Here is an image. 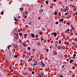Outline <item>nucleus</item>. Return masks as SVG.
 I'll return each mask as SVG.
<instances>
[{
	"label": "nucleus",
	"instance_id": "bb28decb",
	"mask_svg": "<svg viewBox=\"0 0 77 77\" xmlns=\"http://www.w3.org/2000/svg\"><path fill=\"white\" fill-rule=\"evenodd\" d=\"M19 42H20V43H21L22 42H21V40L20 39H19Z\"/></svg>",
	"mask_w": 77,
	"mask_h": 77
},
{
	"label": "nucleus",
	"instance_id": "ea45409f",
	"mask_svg": "<svg viewBox=\"0 0 77 77\" xmlns=\"http://www.w3.org/2000/svg\"><path fill=\"white\" fill-rule=\"evenodd\" d=\"M55 24H59V22L57 21V22H56Z\"/></svg>",
	"mask_w": 77,
	"mask_h": 77
},
{
	"label": "nucleus",
	"instance_id": "5701e85b",
	"mask_svg": "<svg viewBox=\"0 0 77 77\" xmlns=\"http://www.w3.org/2000/svg\"><path fill=\"white\" fill-rule=\"evenodd\" d=\"M23 75H25V72L24 71H23Z\"/></svg>",
	"mask_w": 77,
	"mask_h": 77
},
{
	"label": "nucleus",
	"instance_id": "b1692460",
	"mask_svg": "<svg viewBox=\"0 0 77 77\" xmlns=\"http://www.w3.org/2000/svg\"><path fill=\"white\" fill-rule=\"evenodd\" d=\"M14 57L15 58H17L18 57V55H14Z\"/></svg>",
	"mask_w": 77,
	"mask_h": 77
},
{
	"label": "nucleus",
	"instance_id": "cd10ccee",
	"mask_svg": "<svg viewBox=\"0 0 77 77\" xmlns=\"http://www.w3.org/2000/svg\"><path fill=\"white\" fill-rule=\"evenodd\" d=\"M37 44L38 45H40V44H41V43H40V42H38V43H37Z\"/></svg>",
	"mask_w": 77,
	"mask_h": 77
},
{
	"label": "nucleus",
	"instance_id": "69168bd1",
	"mask_svg": "<svg viewBox=\"0 0 77 77\" xmlns=\"http://www.w3.org/2000/svg\"><path fill=\"white\" fill-rule=\"evenodd\" d=\"M42 7H43L42 5H41V6H40V7L41 8H42Z\"/></svg>",
	"mask_w": 77,
	"mask_h": 77
},
{
	"label": "nucleus",
	"instance_id": "6e6d98bb",
	"mask_svg": "<svg viewBox=\"0 0 77 77\" xmlns=\"http://www.w3.org/2000/svg\"><path fill=\"white\" fill-rule=\"evenodd\" d=\"M67 31H68V32H69V29H68L67 30Z\"/></svg>",
	"mask_w": 77,
	"mask_h": 77
},
{
	"label": "nucleus",
	"instance_id": "603ef678",
	"mask_svg": "<svg viewBox=\"0 0 77 77\" xmlns=\"http://www.w3.org/2000/svg\"><path fill=\"white\" fill-rule=\"evenodd\" d=\"M24 36H27V34H26L24 35Z\"/></svg>",
	"mask_w": 77,
	"mask_h": 77
},
{
	"label": "nucleus",
	"instance_id": "4d7b16f0",
	"mask_svg": "<svg viewBox=\"0 0 77 77\" xmlns=\"http://www.w3.org/2000/svg\"><path fill=\"white\" fill-rule=\"evenodd\" d=\"M30 65H31V66H33V64L32 63H30Z\"/></svg>",
	"mask_w": 77,
	"mask_h": 77
},
{
	"label": "nucleus",
	"instance_id": "de8ad7c7",
	"mask_svg": "<svg viewBox=\"0 0 77 77\" xmlns=\"http://www.w3.org/2000/svg\"><path fill=\"white\" fill-rule=\"evenodd\" d=\"M55 47H57V44H55Z\"/></svg>",
	"mask_w": 77,
	"mask_h": 77
},
{
	"label": "nucleus",
	"instance_id": "13d9d810",
	"mask_svg": "<svg viewBox=\"0 0 77 77\" xmlns=\"http://www.w3.org/2000/svg\"><path fill=\"white\" fill-rule=\"evenodd\" d=\"M71 36H73V33H71Z\"/></svg>",
	"mask_w": 77,
	"mask_h": 77
},
{
	"label": "nucleus",
	"instance_id": "6e6552de",
	"mask_svg": "<svg viewBox=\"0 0 77 77\" xmlns=\"http://www.w3.org/2000/svg\"><path fill=\"white\" fill-rule=\"evenodd\" d=\"M39 12H43V10L42 9H40L39 10Z\"/></svg>",
	"mask_w": 77,
	"mask_h": 77
},
{
	"label": "nucleus",
	"instance_id": "37998d69",
	"mask_svg": "<svg viewBox=\"0 0 77 77\" xmlns=\"http://www.w3.org/2000/svg\"><path fill=\"white\" fill-rule=\"evenodd\" d=\"M29 25H32V23L29 22Z\"/></svg>",
	"mask_w": 77,
	"mask_h": 77
},
{
	"label": "nucleus",
	"instance_id": "4c0bfd02",
	"mask_svg": "<svg viewBox=\"0 0 77 77\" xmlns=\"http://www.w3.org/2000/svg\"><path fill=\"white\" fill-rule=\"evenodd\" d=\"M60 43H61V41H60V40L59 41V44H60Z\"/></svg>",
	"mask_w": 77,
	"mask_h": 77
},
{
	"label": "nucleus",
	"instance_id": "9d476101",
	"mask_svg": "<svg viewBox=\"0 0 77 77\" xmlns=\"http://www.w3.org/2000/svg\"><path fill=\"white\" fill-rule=\"evenodd\" d=\"M72 62H74V60H70L69 62L70 63H72Z\"/></svg>",
	"mask_w": 77,
	"mask_h": 77
},
{
	"label": "nucleus",
	"instance_id": "6ab92c4d",
	"mask_svg": "<svg viewBox=\"0 0 77 77\" xmlns=\"http://www.w3.org/2000/svg\"><path fill=\"white\" fill-rule=\"evenodd\" d=\"M28 14V11H25V14H26V15H27Z\"/></svg>",
	"mask_w": 77,
	"mask_h": 77
},
{
	"label": "nucleus",
	"instance_id": "ddd939ff",
	"mask_svg": "<svg viewBox=\"0 0 77 77\" xmlns=\"http://www.w3.org/2000/svg\"><path fill=\"white\" fill-rule=\"evenodd\" d=\"M42 67H44V66H45V64H44V63H43L42 65Z\"/></svg>",
	"mask_w": 77,
	"mask_h": 77
},
{
	"label": "nucleus",
	"instance_id": "58836bf2",
	"mask_svg": "<svg viewBox=\"0 0 77 77\" xmlns=\"http://www.w3.org/2000/svg\"><path fill=\"white\" fill-rule=\"evenodd\" d=\"M44 38H41V41H44Z\"/></svg>",
	"mask_w": 77,
	"mask_h": 77
},
{
	"label": "nucleus",
	"instance_id": "7c9ffc66",
	"mask_svg": "<svg viewBox=\"0 0 77 77\" xmlns=\"http://www.w3.org/2000/svg\"><path fill=\"white\" fill-rule=\"evenodd\" d=\"M28 50H30V47H28Z\"/></svg>",
	"mask_w": 77,
	"mask_h": 77
},
{
	"label": "nucleus",
	"instance_id": "a878e982",
	"mask_svg": "<svg viewBox=\"0 0 77 77\" xmlns=\"http://www.w3.org/2000/svg\"><path fill=\"white\" fill-rule=\"evenodd\" d=\"M19 9H20V11H22V10H23V8H22V7L20 8Z\"/></svg>",
	"mask_w": 77,
	"mask_h": 77
},
{
	"label": "nucleus",
	"instance_id": "393cba45",
	"mask_svg": "<svg viewBox=\"0 0 77 77\" xmlns=\"http://www.w3.org/2000/svg\"><path fill=\"white\" fill-rule=\"evenodd\" d=\"M32 58H29V60H31V61H32Z\"/></svg>",
	"mask_w": 77,
	"mask_h": 77
},
{
	"label": "nucleus",
	"instance_id": "774afa93",
	"mask_svg": "<svg viewBox=\"0 0 77 77\" xmlns=\"http://www.w3.org/2000/svg\"><path fill=\"white\" fill-rule=\"evenodd\" d=\"M11 72H13V71H14V69H12V70H11Z\"/></svg>",
	"mask_w": 77,
	"mask_h": 77
},
{
	"label": "nucleus",
	"instance_id": "f704fd0d",
	"mask_svg": "<svg viewBox=\"0 0 77 77\" xmlns=\"http://www.w3.org/2000/svg\"><path fill=\"white\" fill-rule=\"evenodd\" d=\"M76 56V54H74L73 55V57H74L75 56Z\"/></svg>",
	"mask_w": 77,
	"mask_h": 77
},
{
	"label": "nucleus",
	"instance_id": "e433bc0d",
	"mask_svg": "<svg viewBox=\"0 0 77 77\" xmlns=\"http://www.w3.org/2000/svg\"><path fill=\"white\" fill-rule=\"evenodd\" d=\"M35 73V72H34V71H32V74H34Z\"/></svg>",
	"mask_w": 77,
	"mask_h": 77
},
{
	"label": "nucleus",
	"instance_id": "20e7f679",
	"mask_svg": "<svg viewBox=\"0 0 77 77\" xmlns=\"http://www.w3.org/2000/svg\"><path fill=\"white\" fill-rule=\"evenodd\" d=\"M57 48H58V50H60V46L59 45V46H58L57 47Z\"/></svg>",
	"mask_w": 77,
	"mask_h": 77
},
{
	"label": "nucleus",
	"instance_id": "dca6fc26",
	"mask_svg": "<svg viewBox=\"0 0 77 77\" xmlns=\"http://www.w3.org/2000/svg\"><path fill=\"white\" fill-rule=\"evenodd\" d=\"M71 29L72 30H75V28H74V27H73L71 28Z\"/></svg>",
	"mask_w": 77,
	"mask_h": 77
},
{
	"label": "nucleus",
	"instance_id": "c03bdc74",
	"mask_svg": "<svg viewBox=\"0 0 77 77\" xmlns=\"http://www.w3.org/2000/svg\"><path fill=\"white\" fill-rule=\"evenodd\" d=\"M75 41H77V38H75Z\"/></svg>",
	"mask_w": 77,
	"mask_h": 77
},
{
	"label": "nucleus",
	"instance_id": "aec40b11",
	"mask_svg": "<svg viewBox=\"0 0 77 77\" xmlns=\"http://www.w3.org/2000/svg\"><path fill=\"white\" fill-rule=\"evenodd\" d=\"M39 33L40 35H42V31H40Z\"/></svg>",
	"mask_w": 77,
	"mask_h": 77
},
{
	"label": "nucleus",
	"instance_id": "338daca9",
	"mask_svg": "<svg viewBox=\"0 0 77 77\" xmlns=\"http://www.w3.org/2000/svg\"><path fill=\"white\" fill-rule=\"evenodd\" d=\"M60 77H63V75H60Z\"/></svg>",
	"mask_w": 77,
	"mask_h": 77
},
{
	"label": "nucleus",
	"instance_id": "c9c22d12",
	"mask_svg": "<svg viewBox=\"0 0 77 77\" xmlns=\"http://www.w3.org/2000/svg\"><path fill=\"white\" fill-rule=\"evenodd\" d=\"M69 12L70 14H72V11H69Z\"/></svg>",
	"mask_w": 77,
	"mask_h": 77
},
{
	"label": "nucleus",
	"instance_id": "09e8293b",
	"mask_svg": "<svg viewBox=\"0 0 77 77\" xmlns=\"http://www.w3.org/2000/svg\"><path fill=\"white\" fill-rule=\"evenodd\" d=\"M66 60H67V61H69V60L68 59V58H67V59H66Z\"/></svg>",
	"mask_w": 77,
	"mask_h": 77
},
{
	"label": "nucleus",
	"instance_id": "c756f323",
	"mask_svg": "<svg viewBox=\"0 0 77 77\" xmlns=\"http://www.w3.org/2000/svg\"><path fill=\"white\" fill-rule=\"evenodd\" d=\"M61 18H65V16H61Z\"/></svg>",
	"mask_w": 77,
	"mask_h": 77
},
{
	"label": "nucleus",
	"instance_id": "473e14b6",
	"mask_svg": "<svg viewBox=\"0 0 77 77\" xmlns=\"http://www.w3.org/2000/svg\"><path fill=\"white\" fill-rule=\"evenodd\" d=\"M27 44H24V45H23V46L24 47H26V46H27Z\"/></svg>",
	"mask_w": 77,
	"mask_h": 77
},
{
	"label": "nucleus",
	"instance_id": "3c124183",
	"mask_svg": "<svg viewBox=\"0 0 77 77\" xmlns=\"http://www.w3.org/2000/svg\"><path fill=\"white\" fill-rule=\"evenodd\" d=\"M35 37L36 38H38V35H35Z\"/></svg>",
	"mask_w": 77,
	"mask_h": 77
},
{
	"label": "nucleus",
	"instance_id": "49530a36",
	"mask_svg": "<svg viewBox=\"0 0 77 77\" xmlns=\"http://www.w3.org/2000/svg\"><path fill=\"white\" fill-rule=\"evenodd\" d=\"M53 1L54 2H57V0H53Z\"/></svg>",
	"mask_w": 77,
	"mask_h": 77
},
{
	"label": "nucleus",
	"instance_id": "72a5a7b5",
	"mask_svg": "<svg viewBox=\"0 0 77 77\" xmlns=\"http://www.w3.org/2000/svg\"><path fill=\"white\" fill-rule=\"evenodd\" d=\"M46 52H48V51L49 50V49H47L46 50Z\"/></svg>",
	"mask_w": 77,
	"mask_h": 77
},
{
	"label": "nucleus",
	"instance_id": "680f3d73",
	"mask_svg": "<svg viewBox=\"0 0 77 77\" xmlns=\"http://www.w3.org/2000/svg\"><path fill=\"white\" fill-rule=\"evenodd\" d=\"M75 14L76 15H77V11L76 12Z\"/></svg>",
	"mask_w": 77,
	"mask_h": 77
},
{
	"label": "nucleus",
	"instance_id": "864d4df0",
	"mask_svg": "<svg viewBox=\"0 0 77 77\" xmlns=\"http://www.w3.org/2000/svg\"><path fill=\"white\" fill-rule=\"evenodd\" d=\"M68 15V14L67 13H66L65 14V15Z\"/></svg>",
	"mask_w": 77,
	"mask_h": 77
},
{
	"label": "nucleus",
	"instance_id": "f8f14e48",
	"mask_svg": "<svg viewBox=\"0 0 77 77\" xmlns=\"http://www.w3.org/2000/svg\"><path fill=\"white\" fill-rule=\"evenodd\" d=\"M74 46L75 48H77V45L75 44L74 45Z\"/></svg>",
	"mask_w": 77,
	"mask_h": 77
},
{
	"label": "nucleus",
	"instance_id": "f03ea898",
	"mask_svg": "<svg viewBox=\"0 0 77 77\" xmlns=\"http://www.w3.org/2000/svg\"><path fill=\"white\" fill-rule=\"evenodd\" d=\"M53 33L54 34V36H57V33H56V32H53Z\"/></svg>",
	"mask_w": 77,
	"mask_h": 77
},
{
	"label": "nucleus",
	"instance_id": "4be33fe9",
	"mask_svg": "<svg viewBox=\"0 0 77 77\" xmlns=\"http://www.w3.org/2000/svg\"><path fill=\"white\" fill-rule=\"evenodd\" d=\"M26 57V58L27 59H29V56L28 55H27Z\"/></svg>",
	"mask_w": 77,
	"mask_h": 77
},
{
	"label": "nucleus",
	"instance_id": "a18cd8bd",
	"mask_svg": "<svg viewBox=\"0 0 77 77\" xmlns=\"http://www.w3.org/2000/svg\"><path fill=\"white\" fill-rule=\"evenodd\" d=\"M4 14V13L3 11H2L1 12V14Z\"/></svg>",
	"mask_w": 77,
	"mask_h": 77
},
{
	"label": "nucleus",
	"instance_id": "79ce46f5",
	"mask_svg": "<svg viewBox=\"0 0 77 77\" xmlns=\"http://www.w3.org/2000/svg\"><path fill=\"white\" fill-rule=\"evenodd\" d=\"M73 10H74V11H76V10H77V9H76V8H73Z\"/></svg>",
	"mask_w": 77,
	"mask_h": 77
},
{
	"label": "nucleus",
	"instance_id": "0eeeda50",
	"mask_svg": "<svg viewBox=\"0 0 77 77\" xmlns=\"http://www.w3.org/2000/svg\"><path fill=\"white\" fill-rule=\"evenodd\" d=\"M14 48H18V45H14Z\"/></svg>",
	"mask_w": 77,
	"mask_h": 77
},
{
	"label": "nucleus",
	"instance_id": "423d86ee",
	"mask_svg": "<svg viewBox=\"0 0 77 77\" xmlns=\"http://www.w3.org/2000/svg\"><path fill=\"white\" fill-rule=\"evenodd\" d=\"M15 38L16 39H18L19 38V37H18V36L16 35L15 36Z\"/></svg>",
	"mask_w": 77,
	"mask_h": 77
},
{
	"label": "nucleus",
	"instance_id": "8fccbe9b",
	"mask_svg": "<svg viewBox=\"0 0 77 77\" xmlns=\"http://www.w3.org/2000/svg\"><path fill=\"white\" fill-rule=\"evenodd\" d=\"M72 69H75V66H73L72 67Z\"/></svg>",
	"mask_w": 77,
	"mask_h": 77
},
{
	"label": "nucleus",
	"instance_id": "f257e3e1",
	"mask_svg": "<svg viewBox=\"0 0 77 77\" xmlns=\"http://www.w3.org/2000/svg\"><path fill=\"white\" fill-rule=\"evenodd\" d=\"M53 56H57V52L56 51H54L53 52Z\"/></svg>",
	"mask_w": 77,
	"mask_h": 77
},
{
	"label": "nucleus",
	"instance_id": "4468645a",
	"mask_svg": "<svg viewBox=\"0 0 77 77\" xmlns=\"http://www.w3.org/2000/svg\"><path fill=\"white\" fill-rule=\"evenodd\" d=\"M63 12H66V9H65V8H64L63 9Z\"/></svg>",
	"mask_w": 77,
	"mask_h": 77
},
{
	"label": "nucleus",
	"instance_id": "0e129e2a",
	"mask_svg": "<svg viewBox=\"0 0 77 77\" xmlns=\"http://www.w3.org/2000/svg\"><path fill=\"white\" fill-rule=\"evenodd\" d=\"M8 47L9 48H10V47H11V45H9Z\"/></svg>",
	"mask_w": 77,
	"mask_h": 77
},
{
	"label": "nucleus",
	"instance_id": "c85d7f7f",
	"mask_svg": "<svg viewBox=\"0 0 77 77\" xmlns=\"http://www.w3.org/2000/svg\"><path fill=\"white\" fill-rule=\"evenodd\" d=\"M46 4H48V1H46Z\"/></svg>",
	"mask_w": 77,
	"mask_h": 77
},
{
	"label": "nucleus",
	"instance_id": "a211bd4d",
	"mask_svg": "<svg viewBox=\"0 0 77 77\" xmlns=\"http://www.w3.org/2000/svg\"><path fill=\"white\" fill-rule=\"evenodd\" d=\"M32 51H31V53L32 54H33L34 53V51H33V50H32Z\"/></svg>",
	"mask_w": 77,
	"mask_h": 77
},
{
	"label": "nucleus",
	"instance_id": "a19ab883",
	"mask_svg": "<svg viewBox=\"0 0 77 77\" xmlns=\"http://www.w3.org/2000/svg\"><path fill=\"white\" fill-rule=\"evenodd\" d=\"M24 18L25 19H26V18H27V15H25L24 16Z\"/></svg>",
	"mask_w": 77,
	"mask_h": 77
},
{
	"label": "nucleus",
	"instance_id": "1a4fd4ad",
	"mask_svg": "<svg viewBox=\"0 0 77 77\" xmlns=\"http://www.w3.org/2000/svg\"><path fill=\"white\" fill-rule=\"evenodd\" d=\"M37 63H38V61H37L36 60H35L34 62V64H35V65H37Z\"/></svg>",
	"mask_w": 77,
	"mask_h": 77
},
{
	"label": "nucleus",
	"instance_id": "e2e57ef3",
	"mask_svg": "<svg viewBox=\"0 0 77 77\" xmlns=\"http://www.w3.org/2000/svg\"><path fill=\"white\" fill-rule=\"evenodd\" d=\"M9 56H11V53H9Z\"/></svg>",
	"mask_w": 77,
	"mask_h": 77
},
{
	"label": "nucleus",
	"instance_id": "bf43d9fd",
	"mask_svg": "<svg viewBox=\"0 0 77 77\" xmlns=\"http://www.w3.org/2000/svg\"><path fill=\"white\" fill-rule=\"evenodd\" d=\"M18 32H21V31H20V30L18 29Z\"/></svg>",
	"mask_w": 77,
	"mask_h": 77
},
{
	"label": "nucleus",
	"instance_id": "412c9836",
	"mask_svg": "<svg viewBox=\"0 0 77 77\" xmlns=\"http://www.w3.org/2000/svg\"><path fill=\"white\" fill-rule=\"evenodd\" d=\"M57 12H55L54 13V15H57Z\"/></svg>",
	"mask_w": 77,
	"mask_h": 77
},
{
	"label": "nucleus",
	"instance_id": "39448f33",
	"mask_svg": "<svg viewBox=\"0 0 77 77\" xmlns=\"http://www.w3.org/2000/svg\"><path fill=\"white\" fill-rule=\"evenodd\" d=\"M31 35L32 37H33V38H34V37H35V34H34L31 33Z\"/></svg>",
	"mask_w": 77,
	"mask_h": 77
},
{
	"label": "nucleus",
	"instance_id": "9b49d317",
	"mask_svg": "<svg viewBox=\"0 0 77 77\" xmlns=\"http://www.w3.org/2000/svg\"><path fill=\"white\" fill-rule=\"evenodd\" d=\"M60 21H61V22H63V19L61 18L60 20Z\"/></svg>",
	"mask_w": 77,
	"mask_h": 77
},
{
	"label": "nucleus",
	"instance_id": "7ed1b4c3",
	"mask_svg": "<svg viewBox=\"0 0 77 77\" xmlns=\"http://www.w3.org/2000/svg\"><path fill=\"white\" fill-rule=\"evenodd\" d=\"M39 73L40 75H42V74H44V72L40 71L39 72Z\"/></svg>",
	"mask_w": 77,
	"mask_h": 77
},
{
	"label": "nucleus",
	"instance_id": "f3484780",
	"mask_svg": "<svg viewBox=\"0 0 77 77\" xmlns=\"http://www.w3.org/2000/svg\"><path fill=\"white\" fill-rule=\"evenodd\" d=\"M14 20L15 21H18V20L16 18H14Z\"/></svg>",
	"mask_w": 77,
	"mask_h": 77
},
{
	"label": "nucleus",
	"instance_id": "052dcab7",
	"mask_svg": "<svg viewBox=\"0 0 77 77\" xmlns=\"http://www.w3.org/2000/svg\"><path fill=\"white\" fill-rule=\"evenodd\" d=\"M47 25H46L45 26V27L47 28Z\"/></svg>",
	"mask_w": 77,
	"mask_h": 77
},
{
	"label": "nucleus",
	"instance_id": "2f4dec72",
	"mask_svg": "<svg viewBox=\"0 0 77 77\" xmlns=\"http://www.w3.org/2000/svg\"><path fill=\"white\" fill-rule=\"evenodd\" d=\"M67 25H70V23L69 22H67Z\"/></svg>",
	"mask_w": 77,
	"mask_h": 77
},
{
	"label": "nucleus",
	"instance_id": "5fc2aeb1",
	"mask_svg": "<svg viewBox=\"0 0 77 77\" xmlns=\"http://www.w3.org/2000/svg\"><path fill=\"white\" fill-rule=\"evenodd\" d=\"M40 19H41V18L40 17H38V20H40Z\"/></svg>",
	"mask_w": 77,
	"mask_h": 77
},
{
	"label": "nucleus",
	"instance_id": "2eb2a0df",
	"mask_svg": "<svg viewBox=\"0 0 77 77\" xmlns=\"http://www.w3.org/2000/svg\"><path fill=\"white\" fill-rule=\"evenodd\" d=\"M19 35L20 36H22L23 33H21V32H20L19 33Z\"/></svg>",
	"mask_w": 77,
	"mask_h": 77
}]
</instances>
